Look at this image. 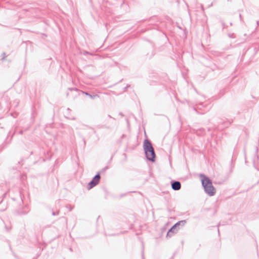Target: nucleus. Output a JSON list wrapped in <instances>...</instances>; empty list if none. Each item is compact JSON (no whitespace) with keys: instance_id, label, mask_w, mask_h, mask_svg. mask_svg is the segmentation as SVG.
Masks as SVG:
<instances>
[{"instance_id":"obj_1","label":"nucleus","mask_w":259,"mask_h":259,"mask_svg":"<svg viewBox=\"0 0 259 259\" xmlns=\"http://www.w3.org/2000/svg\"><path fill=\"white\" fill-rule=\"evenodd\" d=\"M199 177L205 192L209 196H213L215 193V189L212 184L211 181L203 174H200Z\"/></svg>"},{"instance_id":"obj_2","label":"nucleus","mask_w":259,"mask_h":259,"mask_svg":"<svg viewBox=\"0 0 259 259\" xmlns=\"http://www.w3.org/2000/svg\"><path fill=\"white\" fill-rule=\"evenodd\" d=\"M143 148L147 159L149 161L154 162L155 161L156 155L153 146L149 140L147 139L145 140Z\"/></svg>"},{"instance_id":"obj_3","label":"nucleus","mask_w":259,"mask_h":259,"mask_svg":"<svg viewBox=\"0 0 259 259\" xmlns=\"http://www.w3.org/2000/svg\"><path fill=\"white\" fill-rule=\"evenodd\" d=\"M100 179L101 177L100 175V172H98L97 174H96L95 176L93 178L92 181L89 183L88 189H91L98 185L100 182Z\"/></svg>"},{"instance_id":"obj_4","label":"nucleus","mask_w":259,"mask_h":259,"mask_svg":"<svg viewBox=\"0 0 259 259\" xmlns=\"http://www.w3.org/2000/svg\"><path fill=\"white\" fill-rule=\"evenodd\" d=\"M171 188L174 190H179L181 188V184L179 181H171Z\"/></svg>"},{"instance_id":"obj_5","label":"nucleus","mask_w":259,"mask_h":259,"mask_svg":"<svg viewBox=\"0 0 259 259\" xmlns=\"http://www.w3.org/2000/svg\"><path fill=\"white\" fill-rule=\"evenodd\" d=\"M178 229L174 226L168 230L166 234V237H171L174 233L178 231Z\"/></svg>"},{"instance_id":"obj_6","label":"nucleus","mask_w":259,"mask_h":259,"mask_svg":"<svg viewBox=\"0 0 259 259\" xmlns=\"http://www.w3.org/2000/svg\"><path fill=\"white\" fill-rule=\"evenodd\" d=\"M186 220H182V221H179L178 222L176 223L174 225V226L175 227H176L177 229H178L177 228L180 226V224H181V226H184L186 224Z\"/></svg>"},{"instance_id":"obj_7","label":"nucleus","mask_w":259,"mask_h":259,"mask_svg":"<svg viewBox=\"0 0 259 259\" xmlns=\"http://www.w3.org/2000/svg\"><path fill=\"white\" fill-rule=\"evenodd\" d=\"M85 95L88 96L89 97H90L91 99H94L96 97H98V95H97V94H95V95H92L90 94H89L88 93H85Z\"/></svg>"},{"instance_id":"obj_8","label":"nucleus","mask_w":259,"mask_h":259,"mask_svg":"<svg viewBox=\"0 0 259 259\" xmlns=\"http://www.w3.org/2000/svg\"><path fill=\"white\" fill-rule=\"evenodd\" d=\"M108 168V166H105V167H104L100 172L101 173V172H105L107 169Z\"/></svg>"},{"instance_id":"obj_9","label":"nucleus","mask_w":259,"mask_h":259,"mask_svg":"<svg viewBox=\"0 0 259 259\" xmlns=\"http://www.w3.org/2000/svg\"><path fill=\"white\" fill-rule=\"evenodd\" d=\"M228 36L231 38H234L235 37L234 33H230L228 34Z\"/></svg>"},{"instance_id":"obj_10","label":"nucleus","mask_w":259,"mask_h":259,"mask_svg":"<svg viewBox=\"0 0 259 259\" xmlns=\"http://www.w3.org/2000/svg\"><path fill=\"white\" fill-rule=\"evenodd\" d=\"M232 122H233V120H232V119L230 120H228V121L227 122V126L228 125H230V124L232 123Z\"/></svg>"},{"instance_id":"obj_11","label":"nucleus","mask_w":259,"mask_h":259,"mask_svg":"<svg viewBox=\"0 0 259 259\" xmlns=\"http://www.w3.org/2000/svg\"><path fill=\"white\" fill-rule=\"evenodd\" d=\"M5 228H6V230L7 231H9L10 230V229H11V226H10L9 228H8V227L6 225L5 226Z\"/></svg>"},{"instance_id":"obj_12","label":"nucleus","mask_w":259,"mask_h":259,"mask_svg":"<svg viewBox=\"0 0 259 259\" xmlns=\"http://www.w3.org/2000/svg\"><path fill=\"white\" fill-rule=\"evenodd\" d=\"M58 214H59V211H57L56 212H55L54 211L52 212V215H58Z\"/></svg>"},{"instance_id":"obj_13","label":"nucleus","mask_w":259,"mask_h":259,"mask_svg":"<svg viewBox=\"0 0 259 259\" xmlns=\"http://www.w3.org/2000/svg\"><path fill=\"white\" fill-rule=\"evenodd\" d=\"M130 87V85H127L126 87H125L124 88V91H125L127 88H128L129 87Z\"/></svg>"},{"instance_id":"obj_14","label":"nucleus","mask_w":259,"mask_h":259,"mask_svg":"<svg viewBox=\"0 0 259 259\" xmlns=\"http://www.w3.org/2000/svg\"><path fill=\"white\" fill-rule=\"evenodd\" d=\"M70 91H72V90H75V91H77V89H73V88H69V89Z\"/></svg>"},{"instance_id":"obj_15","label":"nucleus","mask_w":259,"mask_h":259,"mask_svg":"<svg viewBox=\"0 0 259 259\" xmlns=\"http://www.w3.org/2000/svg\"><path fill=\"white\" fill-rule=\"evenodd\" d=\"M3 56H4L3 58V59H4L6 57V54L5 53H3Z\"/></svg>"},{"instance_id":"obj_16","label":"nucleus","mask_w":259,"mask_h":259,"mask_svg":"<svg viewBox=\"0 0 259 259\" xmlns=\"http://www.w3.org/2000/svg\"><path fill=\"white\" fill-rule=\"evenodd\" d=\"M83 140L84 144H85V140L84 139H83Z\"/></svg>"}]
</instances>
